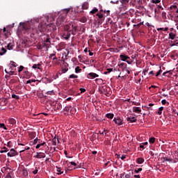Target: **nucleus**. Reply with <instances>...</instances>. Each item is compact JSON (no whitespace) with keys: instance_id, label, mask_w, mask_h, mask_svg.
Masks as SVG:
<instances>
[{"instance_id":"obj_1","label":"nucleus","mask_w":178,"mask_h":178,"mask_svg":"<svg viewBox=\"0 0 178 178\" xmlns=\"http://www.w3.org/2000/svg\"><path fill=\"white\" fill-rule=\"evenodd\" d=\"M54 20L52 16L47 15L44 17L41 21L40 24L35 23V26L36 27L32 26L30 25L29 22H20L18 29L22 32L26 34V33H31L32 30H35L36 33H42L44 30H45V27L49 26V27H51L52 26V21Z\"/></svg>"},{"instance_id":"obj_2","label":"nucleus","mask_w":178,"mask_h":178,"mask_svg":"<svg viewBox=\"0 0 178 178\" xmlns=\"http://www.w3.org/2000/svg\"><path fill=\"white\" fill-rule=\"evenodd\" d=\"M65 16L59 15L56 22V26H60L65 22Z\"/></svg>"},{"instance_id":"obj_3","label":"nucleus","mask_w":178,"mask_h":178,"mask_svg":"<svg viewBox=\"0 0 178 178\" xmlns=\"http://www.w3.org/2000/svg\"><path fill=\"white\" fill-rule=\"evenodd\" d=\"M113 122L115 124H118V126H122V124H123V119L120 118V117L115 118Z\"/></svg>"},{"instance_id":"obj_4","label":"nucleus","mask_w":178,"mask_h":178,"mask_svg":"<svg viewBox=\"0 0 178 178\" xmlns=\"http://www.w3.org/2000/svg\"><path fill=\"white\" fill-rule=\"evenodd\" d=\"M44 40V45H49V44H51V36H49V35H46Z\"/></svg>"},{"instance_id":"obj_5","label":"nucleus","mask_w":178,"mask_h":178,"mask_svg":"<svg viewBox=\"0 0 178 178\" xmlns=\"http://www.w3.org/2000/svg\"><path fill=\"white\" fill-rule=\"evenodd\" d=\"M8 156L12 158V156H16L17 155V152L15 149H11L10 152L7 154Z\"/></svg>"},{"instance_id":"obj_6","label":"nucleus","mask_w":178,"mask_h":178,"mask_svg":"<svg viewBox=\"0 0 178 178\" xmlns=\"http://www.w3.org/2000/svg\"><path fill=\"white\" fill-rule=\"evenodd\" d=\"M87 77L88 79H95L97 77H99V75L94 72H90L89 74H88Z\"/></svg>"},{"instance_id":"obj_7","label":"nucleus","mask_w":178,"mask_h":178,"mask_svg":"<svg viewBox=\"0 0 178 178\" xmlns=\"http://www.w3.org/2000/svg\"><path fill=\"white\" fill-rule=\"evenodd\" d=\"M109 91H111V88L107 86H104L102 88V92L104 95H108V94H109Z\"/></svg>"},{"instance_id":"obj_8","label":"nucleus","mask_w":178,"mask_h":178,"mask_svg":"<svg viewBox=\"0 0 178 178\" xmlns=\"http://www.w3.org/2000/svg\"><path fill=\"white\" fill-rule=\"evenodd\" d=\"M36 156H35V158H37L38 159H41L42 158H45L46 155L44 153H42V152H37L36 153Z\"/></svg>"},{"instance_id":"obj_9","label":"nucleus","mask_w":178,"mask_h":178,"mask_svg":"<svg viewBox=\"0 0 178 178\" xmlns=\"http://www.w3.org/2000/svg\"><path fill=\"white\" fill-rule=\"evenodd\" d=\"M119 67L122 69V72H124L126 69H127V64L125 63H121L120 65H118Z\"/></svg>"},{"instance_id":"obj_10","label":"nucleus","mask_w":178,"mask_h":178,"mask_svg":"<svg viewBox=\"0 0 178 178\" xmlns=\"http://www.w3.org/2000/svg\"><path fill=\"white\" fill-rule=\"evenodd\" d=\"M72 29H71L70 31L72 35H76V31H77V26L72 25Z\"/></svg>"},{"instance_id":"obj_11","label":"nucleus","mask_w":178,"mask_h":178,"mask_svg":"<svg viewBox=\"0 0 178 178\" xmlns=\"http://www.w3.org/2000/svg\"><path fill=\"white\" fill-rule=\"evenodd\" d=\"M172 74H173V70L166 71L163 73V76H164V77H169V76H172Z\"/></svg>"},{"instance_id":"obj_12","label":"nucleus","mask_w":178,"mask_h":178,"mask_svg":"<svg viewBox=\"0 0 178 178\" xmlns=\"http://www.w3.org/2000/svg\"><path fill=\"white\" fill-rule=\"evenodd\" d=\"M71 32L68 31V32H65L63 34V38H65V40H69V38H70V35H71Z\"/></svg>"},{"instance_id":"obj_13","label":"nucleus","mask_w":178,"mask_h":178,"mask_svg":"<svg viewBox=\"0 0 178 178\" xmlns=\"http://www.w3.org/2000/svg\"><path fill=\"white\" fill-rule=\"evenodd\" d=\"M127 121L130 122V123H136V122H137V118H136V117L127 118Z\"/></svg>"},{"instance_id":"obj_14","label":"nucleus","mask_w":178,"mask_h":178,"mask_svg":"<svg viewBox=\"0 0 178 178\" xmlns=\"http://www.w3.org/2000/svg\"><path fill=\"white\" fill-rule=\"evenodd\" d=\"M120 58L121 60H122L123 62H126V60H127L128 59H130V57H129L126 55H123V54H121L120 56Z\"/></svg>"},{"instance_id":"obj_15","label":"nucleus","mask_w":178,"mask_h":178,"mask_svg":"<svg viewBox=\"0 0 178 178\" xmlns=\"http://www.w3.org/2000/svg\"><path fill=\"white\" fill-rule=\"evenodd\" d=\"M72 24H65V26H64V30H65V31H67V32H70V31L72 30V29H70V27H72Z\"/></svg>"},{"instance_id":"obj_16","label":"nucleus","mask_w":178,"mask_h":178,"mask_svg":"<svg viewBox=\"0 0 178 178\" xmlns=\"http://www.w3.org/2000/svg\"><path fill=\"white\" fill-rule=\"evenodd\" d=\"M134 176V172L133 170H129V172L125 175V178H133Z\"/></svg>"},{"instance_id":"obj_17","label":"nucleus","mask_w":178,"mask_h":178,"mask_svg":"<svg viewBox=\"0 0 178 178\" xmlns=\"http://www.w3.org/2000/svg\"><path fill=\"white\" fill-rule=\"evenodd\" d=\"M132 111L136 113H140V112H141V108L135 106V107H133Z\"/></svg>"},{"instance_id":"obj_18","label":"nucleus","mask_w":178,"mask_h":178,"mask_svg":"<svg viewBox=\"0 0 178 178\" xmlns=\"http://www.w3.org/2000/svg\"><path fill=\"white\" fill-rule=\"evenodd\" d=\"M168 38H169V40H175V38H176V34L173 33L172 32H170L169 33Z\"/></svg>"},{"instance_id":"obj_19","label":"nucleus","mask_w":178,"mask_h":178,"mask_svg":"<svg viewBox=\"0 0 178 178\" xmlns=\"http://www.w3.org/2000/svg\"><path fill=\"white\" fill-rule=\"evenodd\" d=\"M137 163H139V165H141V163H144V159L139 157L136 159Z\"/></svg>"},{"instance_id":"obj_20","label":"nucleus","mask_w":178,"mask_h":178,"mask_svg":"<svg viewBox=\"0 0 178 178\" xmlns=\"http://www.w3.org/2000/svg\"><path fill=\"white\" fill-rule=\"evenodd\" d=\"M8 122H9L10 124H12L13 126L16 124V120H15L14 118H10L8 120Z\"/></svg>"},{"instance_id":"obj_21","label":"nucleus","mask_w":178,"mask_h":178,"mask_svg":"<svg viewBox=\"0 0 178 178\" xmlns=\"http://www.w3.org/2000/svg\"><path fill=\"white\" fill-rule=\"evenodd\" d=\"M114 116H115V115L113 113L106 114V118H107L108 119H113Z\"/></svg>"},{"instance_id":"obj_22","label":"nucleus","mask_w":178,"mask_h":178,"mask_svg":"<svg viewBox=\"0 0 178 178\" xmlns=\"http://www.w3.org/2000/svg\"><path fill=\"white\" fill-rule=\"evenodd\" d=\"M56 169H57V175H63V171H62V168H59L58 166H56Z\"/></svg>"},{"instance_id":"obj_23","label":"nucleus","mask_w":178,"mask_h":178,"mask_svg":"<svg viewBox=\"0 0 178 178\" xmlns=\"http://www.w3.org/2000/svg\"><path fill=\"white\" fill-rule=\"evenodd\" d=\"M79 22H81V23H87V17H82L79 19Z\"/></svg>"},{"instance_id":"obj_24","label":"nucleus","mask_w":178,"mask_h":178,"mask_svg":"<svg viewBox=\"0 0 178 178\" xmlns=\"http://www.w3.org/2000/svg\"><path fill=\"white\" fill-rule=\"evenodd\" d=\"M1 52H0V56H2L3 55H5V54H6V49H5L4 47L1 48Z\"/></svg>"},{"instance_id":"obj_25","label":"nucleus","mask_w":178,"mask_h":178,"mask_svg":"<svg viewBox=\"0 0 178 178\" xmlns=\"http://www.w3.org/2000/svg\"><path fill=\"white\" fill-rule=\"evenodd\" d=\"M98 12V9L97 8H95L93 10H92L90 13V15H95Z\"/></svg>"},{"instance_id":"obj_26","label":"nucleus","mask_w":178,"mask_h":178,"mask_svg":"<svg viewBox=\"0 0 178 178\" xmlns=\"http://www.w3.org/2000/svg\"><path fill=\"white\" fill-rule=\"evenodd\" d=\"M40 66H41V64L38 63V64H34L32 66L33 69H40Z\"/></svg>"},{"instance_id":"obj_27","label":"nucleus","mask_w":178,"mask_h":178,"mask_svg":"<svg viewBox=\"0 0 178 178\" xmlns=\"http://www.w3.org/2000/svg\"><path fill=\"white\" fill-rule=\"evenodd\" d=\"M22 173L24 176H29V172H27V169L24 168L22 170Z\"/></svg>"},{"instance_id":"obj_28","label":"nucleus","mask_w":178,"mask_h":178,"mask_svg":"<svg viewBox=\"0 0 178 178\" xmlns=\"http://www.w3.org/2000/svg\"><path fill=\"white\" fill-rule=\"evenodd\" d=\"M78 78H79V76H77L74 74H72L69 76V79H78Z\"/></svg>"},{"instance_id":"obj_29","label":"nucleus","mask_w":178,"mask_h":178,"mask_svg":"<svg viewBox=\"0 0 178 178\" xmlns=\"http://www.w3.org/2000/svg\"><path fill=\"white\" fill-rule=\"evenodd\" d=\"M54 94H55V92H54V90H49L46 92L47 95H54Z\"/></svg>"},{"instance_id":"obj_30","label":"nucleus","mask_w":178,"mask_h":178,"mask_svg":"<svg viewBox=\"0 0 178 178\" xmlns=\"http://www.w3.org/2000/svg\"><path fill=\"white\" fill-rule=\"evenodd\" d=\"M3 150H1V151H0V153H1V154H3L4 152H8L9 151L6 147H3Z\"/></svg>"},{"instance_id":"obj_31","label":"nucleus","mask_w":178,"mask_h":178,"mask_svg":"<svg viewBox=\"0 0 178 178\" xmlns=\"http://www.w3.org/2000/svg\"><path fill=\"white\" fill-rule=\"evenodd\" d=\"M149 143H150V144H154V143H155V138L154 137L149 138Z\"/></svg>"},{"instance_id":"obj_32","label":"nucleus","mask_w":178,"mask_h":178,"mask_svg":"<svg viewBox=\"0 0 178 178\" xmlns=\"http://www.w3.org/2000/svg\"><path fill=\"white\" fill-rule=\"evenodd\" d=\"M82 9H88V3H84L82 5Z\"/></svg>"},{"instance_id":"obj_33","label":"nucleus","mask_w":178,"mask_h":178,"mask_svg":"<svg viewBox=\"0 0 178 178\" xmlns=\"http://www.w3.org/2000/svg\"><path fill=\"white\" fill-rule=\"evenodd\" d=\"M170 9H175V10H176V9H177L176 13H178V8H177V6H176V5L171 6H170Z\"/></svg>"},{"instance_id":"obj_34","label":"nucleus","mask_w":178,"mask_h":178,"mask_svg":"<svg viewBox=\"0 0 178 178\" xmlns=\"http://www.w3.org/2000/svg\"><path fill=\"white\" fill-rule=\"evenodd\" d=\"M163 111V107H160L157 111L158 115H162Z\"/></svg>"},{"instance_id":"obj_35","label":"nucleus","mask_w":178,"mask_h":178,"mask_svg":"<svg viewBox=\"0 0 178 178\" xmlns=\"http://www.w3.org/2000/svg\"><path fill=\"white\" fill-rule=\"evenodd\" d=\"M0 128L3 129L4 130H8V128L5 126V124L3 123H0Z\"/></svg>"},{"instance_id":"obj_36","label":"nucleus","mask_w":178,"mask_h":178,"mask_svg":"<svg viewBox=\"0 0 178 178\" xmlns=\"http://www.w3.org/2000/svg\"><path fill=\"white\" fill-rule=\"evenodd\" d=\"M81 72V69L80 68V67L77 66L75 68V73H80Z\"/></svg>"},{"instance_id":"obj_37","label":"nucleus","mask_w":178,"mask_h":178,"mask_svg":"<svg viewBox=\"0 0 178 178\" xmlns=\"http://www.w3.org/2000/svg\"><path fill=\"white\" fill-rule=\"evenodd\" d=\"M51 143H52V145H56V136H55V137L52 139Z\"/></svg>"},{"instance_id":"obj_38","label":"nucleus","mask_w":178,"mask_h":178,"mask_svg":"<svg viewBox=\"0 0 178 178\" xmlns=\"http://www.w3.org/2000/svg\"><path fill=\"white\" fill-rule=\"evenodd\" d=\"M13 47H15V45L11 44L10 43H9L7 46L8 49L10 50V49H13Z\"/></svg>"},{"instance_id":"obj_39","label":"nucleus","mask_w":178,"mask_h":178,"mask_svg":"<svg viewBox=\"0 0 178 178\" xmlns=\"http://www.w3.org/2000/svg\"><path fill=\"white\" fill-rule=\"evenodd\" d=\"M12 98H13L14 99H19L20 97H19V95H16L15 94H12L11 95Z\"/></svg>"},{"instance_id":"obj_40","label":"nucleus","mask_w":178,"mask_h":178,"mask_svg":"<svg viewBox=\"0 0 178 178\" xmlns=\"http://www.w3.org/2000/svg\"><path fill=\"white\" fill-rule=\"evenodd\" d=\"M24 69V67L23 65L19 66V70H18V72L22 73V72H23Z\"/></svg>"},{"instance_id":"obj_41","label":"nucleus","mask_w":178,"mask_h":178,"mask_svg":"<svg viewBox=\"0 0 178 178\" xmlns=\"http://www.w3.org/2000/svg\"><path fill=\"white\" fill-rule=\"evenodd\" d=\"M143 171V168H138V169H135L134 172L135 173H140V172Z\"/></svg>"},{"instance_id":"obj_42","label":"nucleus","mask_w":178,"mask_h":178,"mask_svg":"<svg viewBox=\"0 0 178 178\" xmlns=\"http://www.w3.org/2000/svg\"><path fill=\"white\" fill-rule=\"evenodd\" d=\"M152 3H159L161 0H151Z\"/></svg>"},{"instance_id":"obj_43","label":"nucleus","mask_w":178,"mask_h":178,"mask_svg":"<svg viewBox=\"0 0 178 178\" xmlns=\"http://www.w3.org/2000/svg\"><path fill=\"white\" fill-rule=\"evenodd\" d=\"M161 73H162V69H161V67H160V70H159V72L156 73V77H158V76H159V74H161Z\"/></svg>"},{"instance_id":"obj_44","label":"nucleus","mask_w":178,"mask_h":178,"mask_svg":"<svg viewBox=\"0 0 178 178\" xmlns=\"http://www.w3.org/2000/svg\"><path fill=\"white\" fill-rule=\"evenodd\" d=\"M97 16H98L99 19H102V17H104V15L102 13H97Z\"/></svg>"},{"instance_id":"obj_45","label":"nucleus","mask_w":178,"mask_h":178,"mask_svg":"<svg viewBox=\"0 0 178 178\" xmlns=\"http://www.w3.org/2000/svg\"><path fill=\"white\" fill-rule=\"evenodd\" d=\"M33 175H37L38 173V168L35 167V170L33 171Z\"/></svg>"},{"instance_id":"obj_46","label":"nucleus","mask_w":178,"mask_h":178,"mask_svg":"<svg viewBox=\"0 0 178 178\" xmlns=\"http://www.w3.org/2000/svg\"><path fill=\"white\" fill-rule=\"evenodd\" d=\"M7 147L12 148V142L9 141L7 143Z\"/></svg>"},{"instance_id":"obj_47","label":"nucleus","mask_w":178,"mask_h":178,"mask_svg":"<svg viewBox=\"0 0 178 178\" xmlns=\"http://www.w3.org/2000/svg\"><path fill=\"white\" fill-rule=\"evenodd\" d=\"M163 160L165 161V162H170V161H172L168 157H164Z\"/></svg>"},{"instance_id":"obj_48","label":"nucleus","mask_w":178,"mask_h":178,"mask_svg":"<svg viewBox=\"0 0 178 178\" xmlns=\"http://www.w3.org/2000/svg\"><path fill=\"white\" fill-rule=\"evenodd\" d=\"M64 12L65 13V15H67L69 13V12H70V8L65 9Z\"/></svg>"},{"instance_id":"obj_49","label":"nucleus","mask_w":178,"mask_h":178,"mask_svg":"<svg viewBox=\"0 0 178 178\" xmlns=\"http://www.w3.org/2000/svg\"><path fill=\"white\" fill-rule=\"evenodd\" d=\"M6 178H12V173L8 172L6 177Z\"/></svg>"},{"instance_id":"obj_50","label":"nucleus","mask_w":178,"mask_h":178,"mask_svg":"<svg viewBox=\"0 0 178 178\" xmlns=\"http://www.w3.org/2000/svg\"><path fill=\"white\" fill-rule=\"evenodd\" d=\"M129 0H122V3L126 5V3H129Z\"/></svg>"},{"instance_id":"obj_51","label":"nucleus","mask_w":178,"mask_h":178,"mask_svg":"<svg viewBox=\"0 0 178 178\" xmlns=\"http://www.w3.org/2000/svg\"><path fill=\"white\" fill-rule=\"evenodd\" d=\"M79 90L81 94H83V92H86V88H81Z\"/></svg>"},{"instance_id":"obj_52","label":"nucleus","mask_w":178,"mask_h":178,"mask_svg":"<svg viewBox=\"0 0 178 178\" xmlns=\"http://www.w3.org/2000/svg\"><path fill=\"white\" fill-rule=\"evenodd\" d=\"M70 110V107L66 106V107H65V108H64V111H65V112H69Z\"/></svg>"},{"instance_id":"obj_53","label":"nucleus","mask_w":178,"mask_h":178,"mask_svg":"<svg viewBox=\"0 0 178 178\" xmlns=\"http://www.w3.org/2000/svg\"><path fill=\"white\" fill-rule=\"evenodd\" d=\"M118 2H119L118 0H111V3H118Z\"/></svg>"},{"instance_id":"obj_54","label":"nucleus","mask_w":178,"mask_h":178,"mask_svg":"<svg viewBox=\"0 0 178 178\" xmlns=\"http://www.w3.org/2000/svg\"><path fill=\"white\" fill-rule=\"evenodd\" d=\"M38 138H36L34 140H33V144H38Z\"/></svg>"},{"instance_id":"obj_55","label":"nucleus","mask_w":178,"mask_h":178,"mask_svg":"<svg viewBox=\"0 0 178 178\" xmlns=\"http://www.w3.org/2000/svg\"><path fill=\"white\" fill-rule=\"evenodd\" d=\"M103 12L104 13H106V16H108L109 13H111V10H104Z\"/></svg>"},{"instance_id":"obj_56","label":"nucleus","mask_w":178,"mask_h":178,"mask_svg":"<svg viewBox=\"0 0 178 178\" xmlns=\"http://www.w3.org/2000/svg\"><path fill=\"white\" fill-rule=\"evenodd\" d=\"M68 69L67 68H63L62 69V73H66L67 72Z\"/></svg>"},{"instance_id":"obj_57","label":"nucleus","mask_w":178,"mask_h":178,"mask_svg":"<svg viewBox=\"0 0 178 178\" xmlns=\"http://www.w3.org/2000/svg\"><path fill=\"white\" fill-rule=\"evenodd\" d=\"M175 43L172 44L171 45V47H175V45H178V40H175Z\"/></svg>"},{"instance_id":"obj_58","label":"nucleus","mask_w":178,"mask_h":178,"mask_svg":"<svg viewBox=\"0 0 178 178\" xmlns=\"http://www.w3.org/2000/svg\"><path fill=\"white\" fill-rule=\"evenodd\" d=\"M10 63L12 65V66H14V67H16V63L14 61H10Z\"/></svg>"},{"instance_id":"obj_59","label":"nucleus","mask_w":178,"mask_h":178,"mask_svg":"<svg viewBox=\"0 0 178 178\" xmlns=\"http://www.w3.org/2000/svg\"><path fill=\"white\" fill-rule=\"evenodd\" d=\"M70 164L72 165L73 166H77V163H74V161H71Z\"/></svg>"},{"instance_id":"obj_60","label":"nucleus","mask_w":178,"mask_h":178,"mask_svg":"<svg viewBox=\"0 0 178 178\" xmlns=\"http://www.w3.org/2000/svg\"><path fill=\"white\" fill-rule=\"evenodd\" d=\"M166 99H163L162 101H161V104H162V105H165V104H166Z\"/></svg>"},{"instance_id":"obj_61","label":"nucleus","mask_w":178,"mask_h":178,"mask_svg":"<svg viewBox=\"0 0 178 178\" xmlns=\"http://www.w3.org/2000/svg\"><path fill=\"white\" fill-rule=\"evenodd\" d=\"M113 68H108V69H107L108 73H111V72H113Z\"/></svg>"},{"instance_id":"obj_62","label":"nucleus","mask_w":178,"mask_h":178,"mask_svg":"<svg viewBox=\"0 0 178 178\" xmlns=\"http://www.w3.org/2000/svg\"><path fill=\"white\" fill-rule=\"evenodd\" d=\"M55 55H56V53L50 54L49 58H50V59L52 58V57H53V56H55Z\"/></svg>"},{"instance_id":"obj_63","label":"nucleus","mask_w":178,"mask_h":178,"mask_svg":"<svg viewBox=\"0 0 178 178\" xmlns=\"http://www.w3.org/2000/svg\"><path fill=\"white\" fill-rule=\"evenodd\" d=\"M162 17H166V13L163 12V13H162Z\"/></svg>"},{"instance_id":"obj_64","label":"nucleus","mask_w":178,"mask_h":178,"mask_svg":"<svg viewBox=\"0 0 178 178\" xmlns=\"http://www.w3.org/2000/svg\"><path fill=\"white\" fill-rule=\"evenodd\" d=\"M134 177H135V178H141V177L139 175H134Z\"/></svg>"}]
</instances>
